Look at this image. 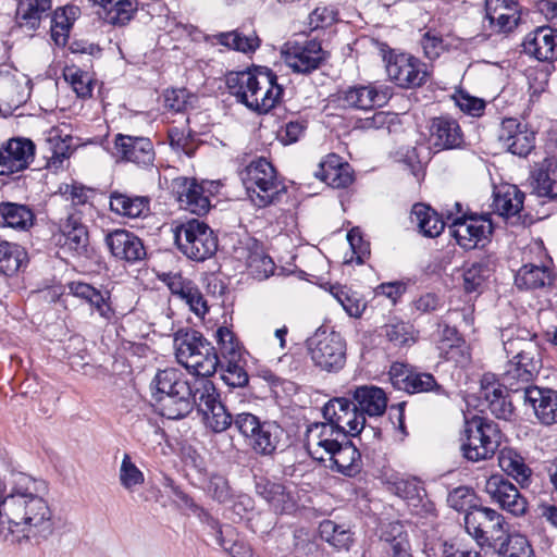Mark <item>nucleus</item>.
I'll return each instance as SVG.
<instances>
[{"label": "nucleus", "instance_id": "30", "mask_svg": "<svg viewBox=\"0 0 557 557\" xmlns=\"http://www.w3.org/2000/svg\"><path fill=\"white\" fill-rule=\"evenodd\" d=\"M524 197V193L516 185H506L494 194L493 207L500 216L512 220L515 224L521 220Z\"/></svg>", "mask_w": 557, "mask_h": 557}, {"label": "nucleus", "instance_id": "6", "mask_svg": "<svg viewBox=\"0 0 557 557\" xmlns=\"http://www.w3.org/2000/svg\"><path fill=\"white\" fill-rule=\"evenodd\" d=\"M463 522L467 533L486 553L502 549L511 535L504 516L490 507L473 508L465 515Z\"/></svg>", "mask_w": 557, "mask_h": 557}, {"label": "nucleus", "instance_id": "43", "mask_svg": "<svg viewBox=\"0 0 557 557\" xmlns=\"http://www.w3.org/2000/svg\"><path fill=\"white\" fill-rule=\"evenodd\" d=\"M94 5L99 18L112 25L126 24L138 9V2H94Z\"/></svg>", "mask_w": 557, "mask_h": 557}, {"label": "nucleus", "instance_id": "7", "mask_svg": "<svg viewBox=\"0 0 557 557\" xmlns=\"http://www.w3.org/2000/svg\"><path fill=\"white\" fill-rule=\"evenodd\" d=\"M460 441L462 456L478 462L495 455L502 442V432L495 422L473 416L465 421Z\"/></svg>", "mask_w": 557, "mask_h": 557}, {"label": "nucleus", "instance_id": "25", "mask_svg": "<svg viewBox=\"0 0 557 557\" xmlns=\"http://www.w3.org/2000/svg\"><path fill=\"white\" fill-rule=\"evenodd\" d=\"M525 54L542 62L557 60V29L540 26L530 32L522 42Z\"/></svg>", "mask_w": 557, "mask_h": 557}, {"label": "nucleus", "instance_id": "50", "mask_svg": "<svg viewBox=\"0 0 557 557\" xmlns=\"http://www.w3.org/2000/svg\"><path fill=\"white\" fill-rule=\"evenodd\" d=\"M305 447L312 459L317 461H325L334 453L335 448L342 441L325 440L318 437L317 431L305 433Z\"/></svg>", "mask_w": 557, "mask_h": 557}, {"label": "nucleus", "instance_id": "32", "mask_svg": "<svg viewBox=\"0 0 557 557\" xmlns=\"http://www.w3.org/2000/svg\"><path fill=\"white\" fill-rule=\"evenodd\" d=\"M354 403L362 414L370 417L382 416L387 407L385 392L374 385H361L351 392Z\"/></svg>", "mask_w": 557, "mask_h": 557}, {"label": "nucleus", "instance_id": "52", "mask_svg": "<svg viewBox=\"0 0 557 557\" xmlns=\"http://www.w3.org/2000/svg\"><path fill=\"white\" fill-rule=\"evenodd\" d=\"M384 335L394 346H408L417 341V332L409 322L397 321L383 327Z\"/></svg>", "mask_w": 557, "mask_h": 557}, {"label": "nucleus", "instance_id": "13", "mask_svg": "<svg viewBox=\"0 0 557 557\" xmlns=\"http://www.w3.org/2000/svg\"><path fill=\"white\" fill-rule=\"evenodd\" d=\"M392 384L409 394L433 393L443 400L449 399L448 392L436 382L435 377L428 372H419L412 367L395 362L389 370Z\"/></svg>", "mask_w": 557, "mask_h": 557}, {"label": "nucleus", "instance_id": "64", "mask_svg": "<svg viewBox=\"0 0 557 557\" xmlns=\"http://www.w3.org/2000/svg\"><path fill=\"white\" fill-rule=\"evenodd\" d=\"M168 137L171 148L176 152H183L188 157L195 153V145L189 134L186 135L177 127H172L169 129Z\"/></svg>", "mask_w": 557, "mask_h": 557}, {"label": "nucleus", "instance_id": "5", "mask_svg": "<svg viewBox=\"0 0 557 557\" xmlns=\"http://www.w3.org/2000/svg\"><path fill=\"white\" fill-rule=\"evenodd\" d=\"M239 175L249 199L258 208L281 202L287 193V187L278 178L276 170L263 157L252 160Z\"/></svg>", "mask_w": 557, "mask_h": 557}, {"label": "nucleus", "instance_id": "44", "mask_svg": "<svg viewBox=\"0 0 557 557\" xmlns=\"http://www.w3.org/2000/svg\"><path fill=\"white\" fill-rule=\"evenodd\" d=\"M81 10L78 7L67 3L58 8L51 18V37L57 45H65L70 29L78 17Z\"/></svg>", "mask_w": 557, "mask_h": 557}, {"label": "nucleus", "instance_id": "40", "mask_svg": "<svg viewBox=\"0 0 557 557\" xmlns=\"http://www.w3.org/2000/svg\"><path fill=\"white\" fill-rule=\"evenodd\" d=\"M60 231L65 237L64 245L77 255L87 251L88 232L87 227L82 223V219L77 213L69 214L60 224Z\"/></svg>", "mask_w": 557, "mask_h": 557}, {"label": "nucleus", "instance_id": "12", "mask_svg": "<svg viewBox=\"0 0 557 557\" xmlns=\"http://www.w3.org/2000/svg\"><path fill=\"white\" fill-rule=\"evenodd\" d=\"M199 394L196 406L203 414L205 424L214 433L226 431L234 419L220 399L215 385L210 380H196Z\"/></svg>", "mask_w": 557, "mask_h": 557}, {"label": "nucleus", "instance_id": "34", "mask_svg": "<svg viewBox=\"0 0 557 557\" xmlns=\"http://www.w3.org/2000/svg\"><path fill=\"white\" fill-rule=\"evenodd\" d=\"M503 383L490 381L488 376L482 380L481 397L486 401L487 408L497 419L510 420L513 406L503 389Z\"/></svg>", "mask_w": 557, "mask_h": 557}, {"label": "nucleus", "instance_id": "1", "mask_svg": "<svg viewBox=\"0 0 557 557\" xmlns=\"http://www.w3.org/2000/svg\"><path fill=\"white\" fill-rule=\"evenodd\" d=\"M46 492L44 481L23 472H10L0 479V535L4 541L39 544L53 533Z\"/></svg>", "mask_w": 557, "mask_h": 557}, {"label": "nucleus", "instance_id": "15", "mask_svg": "<svg viewBox=\"0 0 557 557\" xmlns=\"http://www.w3.org/2000/svg\"><path fill=\"white\" fill-rule=\"evenodd\" d=\"M385 67L391 81L403 88L419 87L428 76L425 64L405 53L391 54Z\"/></svg>", "mask_w": 557, "mask_h": 557}, {"label": "nucleus", "instance_id": "19", "mask_svg": "<svg viewBox=\"0 0 557 557\" xmlns=\"http://www.w3.org/2000/svg\"><path fill=\"white\" fill-rule=\"evenodd\" d=\"M389 98L387 87L369 84L348 87L341 92L339 101L346 108L368 111L385 106Z\"/></svg>", "mask_w": 557, "mask_h": 557}, {"label": "nucleus", "instance_id": "62", "mask_svg": "<svg viewBox=\"0 0 557 557\" xmlns=\"http://www.w3.org/2000/svg\"><path fill=\"white\" fill-rule=\"evenodd\" d=\"M535 136L534 133L529 132L527 128L517 134L511 140L506 143L504 146L516 156L527 157L534 148Z\"/></svg>", "mask_w": 557, "mask_h": 557}, {"label": "nucleus", "instance_id": "14", "mask_svg": "<svg viewBox=\"0 0 557 557\" xmlns=\"http://www.w3.org/2000/svg\"><path fill=\"white\" fill-rule=\"evenodd\" d=\"M282 54L286 65L300 74L315 71L324 61V51L318 40L287 41Z\"/></svg>", "mask_w": 557, "mask_h": 557}, {"label": "nucleus", "instance_id": "53", "mask_svg": "<svg viewBox=\"0 0 557 557\" xmlns=\"http://www.w3.org/2000/svg\"><path fill=\"white\" fill-rule=\"evenodd\" d=\"M70 136L62 138L58 128H52L47 137V149L50 151L49 163L58 168L70 156Z\"/></svg>", "mask_w": 557, "mask_h": 557}, {"label": "nucleus", "instance_id": "56", "mask_svg": "<svg viewBox=\"0 0 557 557\" xmlns=\"http://www.w3.org/2000/svg\"><path fill=\"white\" fill-rule=\"evenodd\" d=\"M475 493L471 487L458 486L449 492L447 496V504L456 511H463L465 515L473 508L480 507L475 504Z\"/></svg>", "mask_w": 557, "mask_h": 557}, {"label": "nucleus", "instance_id": "49", "mask_svg": "<svg viewBox=\"0 0 557 557\" xmlns=\"http://www.w3.org/2000/svg\"><path fill=\"white\" fill-rule=\"evenodd\" d=\"M218 344L220 346V368H224V363L243 359L242 348L235 338L234 333L225 326H221L215 333Z\"/></svg>", "mask_w": 557, "mask_h": 557}, {"label": "nucleus", "instance_id": "51", "mask_svg": "<svg viewBox=\"0 0 557 557\" xmlns=\"http://www.w3.org/2000/svg\"><path fill=\"white\" fill-rule=\"evenodd\" d=\"M215 39L220 45L243 53L253 52L260 46V39L256 35L244 36L237 30L220 33L215 35Z\"/></svg>", "mask_w": 557, "mask_h": 557}, {"label": "nucleus", "instance_id": "3", "mask_svg": "<svg viewBox=\"0 0 557 557\" xmlns=\"http://www.w3.org/2000/svg\"><path fill=\"white\" fill-rule=\"evenodd\" d=\"M198 384L195 386L175 369L159 371L150 388L156 410L169 420H180L189 414L197 403Z\"/></svg>", "mask_w": 557, "mask_h": 557}, {"label": "nucleus", "instance_id": "4", "mask_svg": "<svg viewBox=\"0 0 557 557\" xmlns=\"http://www.w3.org/2000/svg\"><path fill=\"white\" fill-rule=\"evenodd\" d=\"M175 356L187 370L201 376L200 380L215 373L220 358L212 344L193 329H181L174 335Z\"/></svg>", "mask_w": 557, "mask_h": 557}, {"label": "nucleus", "instance_id": "38", "mask_svg": "<svg viewBox=\"0 0 557 557\" xmlns=\"http://www.w3.org/2000/svg\"><path fill=\"white\" fill-rule=\"evenodd\" d=\"M498 466L522 487L529 485L532 469L525 463L524 458L516 449L511 447L502 448L498 453Z\"/></svg>", "mask_w": 557, "mask_h": 557}, {"label": "nucleus", "instance_id": "48", "mask_svg": "<svg viewBox=\"0 0 557 557\" xmlns=\"http://www.w3.org/2000/svg\"><path fill=\"white\" fill-rule=\"evenodd\" d=\"M330 292L349 317H361L366 309V302L358 293L341 285L331 286Z\"/></svg>", "mask_w": 557, "mask_h": 557}, {"label": "nucleus", "instance_id": "28", "mask_svg": "<svg viewBox=\"0 0 557 557\" xmlns=\"http://www.w3.org/2000/svg\"><path fill=\"white\" fill-rule=\"evenodd\" d=\"M255 492L264 499L275 513H289L295 509V500L286 487L267 478L256 479Z\"/></svg>", "mask_w": 557, "mask_h": 557}, {"label": "nucleus", "instance_id": "42", "mask_svg": "<svg viewBox=\"0 0 557 557\" xmlns=\"http://www.w3.org/2000/svg\"><path fill=\"white\" fill-rule=\"evenodd\" d=\"M411 221L414 222L426 237H437L445 227V222L430 206L416 203L411 209Z\"/></svg>", "mask_w": 557, "mask_h": 557}, {"label": "nucleus", "instance_id": "18", "mask_svg": "<svg viewBox=\"0 0 557 557\" xmlns=\"http://www.w3.org/2000/svg\"><path fill=\"white\" fill-rule=\"evenodd\" d=\"M172 193L180 203V208L197 215H203L210 210V200L203 184L195 178L185 176L172 181Z\"/></svg>", "mask_w": 557, "mask_h": 557}, {"label": "nucleus", "instance_id": "9", "mask_svg": "<svg viewBox=\"0 0 557 557\" xmlns=\"http://www.w3.org/2000/svg\"><path fill=\"white\" fill-rule=\"evenodd\" d=\"M177 248L189 259L203 261L218 249V238L202 221L193 219L176 227L174 234Z\"/></svg>", "mask_w": 557, "mask_h": 557}, {"label": "nucleus", "instance_id": "37", "mask_svg": "<svg viewBox=\"0 0 557 557\" xmlns=\"http://www.w3.org/2000/svg\"><path fill=\"white\" fill-rule=\"evenodd\" d=\"M496 259L491 255L481 256L463 268V287L466 292H479L484 282L495 271Z\"/></svg>", "mask_w": 557, "mask_h": 557}, {"label": "nucleus", "instance_id": "39", "mask_svg": "<svg viewBox=\"0 0 557 557\" xmlns=\"http://www.w3.org/2000/svg\"><path fill=\"white\" fill-rule=\"evenodd\" d=\"M51 2H17L15 22L20 28L35 32L50 15Z\"/></svg>", "mask_w": 557, "mask_h": 557}, {"label": "nucleus", "instance_id": "33", "mask_svg": "<svg viewBox=\"0 0 557 557\" xmlns=\"http://www.w3.org/2000/svg\"><path fill=\"white\" fill-rule=\"evenodd\" d=\"M314 176L333 188H346L352 183V172L348 163H342L336 154L320 162Z\"/></svg>", "mask_w": 557, "mask_h": 557}, {"label": "nucleus", "instance_id": "21", "mask_svg": "<svg viewBox=\"0 0 557 557\" xmlns=\"http://www.w3.org/2000/svg\"><path fill=\"white\" fill-rule=\"evenodd\" d=\"M111 255L121 261L135 263L146 258L147 251L141 238L127 230H114L104 237Z\"/></svg>", "mask_w": 557, "mask_h": 557}, {"label": "nucleus", "instance_id": "41", "mask_svg": "<svg viewBox=\"0 0 557 557\" xmlns=\"http://www.w3.org/2000/svg\"><path fill=\"white\" fill-rule=\"evenodd\" d=\"M34 221L35 214L28 206L15 202L0 203V226L27 231Z\"/></svg>", "mask_w": 557, "mask_h": 557}, {"label": "nucleus", "instance_id": "63", "mask_svg": "<svg viewBox=\"0 0 557 557\" xmlns=\"http://www.w3.org/2000/svg\"><path fill=\"white\" fill-rule=\"evenodd\" d=\"M336 21L337 11L333 5L317 7L309 15V26L312 30L331 26Z\"/></svg>", "mask_w": 557, "mask_h": 557}, {"label": "nucleus", "instance_id": "36", "mask_svg": "<svg viewBox=\"0 0 557 557\" xmlns=\"http://www.w3.org/2000/svg\"><path fill=\"white\" fill-rule=\"evenodd\" d=\"M150 199L146 196L128 195L112 191L110 195V209L122 216L135 219L145 216L150 210Z\"/></svg>", "mask_w": 557, "mask_h": 557}, {"label": "nucleus", "instance_id": "46", "mask_svg": "<svg viewBox=\"0 0 557 557\" xmlns=\"http://www.w3.org/2000/svg\"><path fill=\"white\" fill-rule=\"evenodd\" d=\"M27 261V253L17 244L0 240V273L11 276Z\"/></svg>", "mask_w": 557, "mask_h": 557}, {"label": "nucleus", "instance_id": "20", "mask_svg": "<svg viewBox=\"0 0 557 557\" xmlns=\"http://www.w3.org/2000/svg\"><path fill=\"white\" fill-rule=\"evenodd\" d=\"M115 156L126 162L147 168L154 161V148L148 137L117 134L114 139Z\"/></svg>", "mask_w": 557, "mask_h": 557}, {"label": "nucleus", "instance_id": "57", "mask_svg": "<svg viewBox=\"0 0 557 557\" xmlns=\"http://www.w3.org/2000/svg\"><path fill=\"white\" fill-rule=\"evenodd\" d=\"M195 101L196 97L186 88L171 89L164 94V106L174 112H183L194 107Z\"/></svg>", "mask_w": 557, "mask_h": 557}, {"label": "nucleus", "instance_id": "29", "mask_svg": "<svg viewBox=\"0 0 557 557\" xmlns=\"http://www.w3.org/2000/svg\"><path fill=\"white\" fill-rule=\"evenodd\" d=\"M327 460L331 470L345 476H356L362 470L361 454L347 437L338 444V447L335 448Z\"/></svg>", "mask_w": 557, "mask_h": 557}, {"label": "nucleus", "instance_id": "2", "mask_svg": "<svg viewBox=\"0 0 557 557\" xmlns=\"http://www.w3.org/2000/svg\"><path fill=\"white\" fill-rule=\"evenodd\" d=\"M504 349L510 360L502 375L503 386L513 393L536 387L532 382L542 368L541 347L527 330L520 331L516 337L504 341Z\"/></svg>", "mask_w": 557, "mask_h": 557}, {"label": "nucleus", "instance_id": "35", "mask_svg": "<svg viewBox=\"0 0 557 557\" xmlns=\"http://www.w3.org/2000/svg\"><path fill=\"white\" fill-rule=\"evenodd\" d=\"M262 75L268 77V86L256 90V96L249 100L248 109L258 113H268L280 102L284 89L277 84V76L271 70L264 67Z\"/></svg>", "mask_w": 557, "mask_h": 557}, {"label": "nucleus", "instance_id": "45", "mask_svg": "<svg viewBox=\"0 0 557 557\" xmlns=\"http://www.w3.org/2000/svg\"><path fill=\"white\" fill-rule=\"evenodd\" d=\"M319 533L323 541L337 550H349L354 543L349 527L333 520H323L319 525Z\"/></svg>", "mask_w": 557, "mask_h": 557}, {"label": "nucleus", "instance_id": "16", "mask_svg": "<svg viewBox=\"0 0 557 557\" xmlns=\"http://www.w3.org/2000/svg\"><path fill=\"white\" fill-rule=\"evenodd\" d=\"M35 144L24 137H14L0 146V175L9 176L26 170L35 157Z\"/></svg>", "mask_w": 557, "mask_h": 557}, {"label": "nucleus", "instance_id": "26", "mask_svg": "<svg viewBox=\"0 0 557 557\" xmlns=\"http://www.w3.org/2000/svg\"><path fill=\"white\" fill-rule=\"evenodd\" d=\"M263 69L255 71L231 72L226 76V87L237 101L249 108V100L256 96V90L268 86V77L262 75Z\"/></svg>", "mask_w": 557, "mask_h": 557}, {"label": "nucleus", "instance_id": "59", "mask_svg": "<svg viewBox=\"0 0 557 557\" xmlns=\"http://www.w3.org/2000/svg\"><path fill=\"white\" fill-rule=\"evenodd\" d=\"M207 492L214 500L220 504H225L233 497L227 479L218 473L210 475L207 485Z\"/></svg>", "mask_w": 557, "mask_h": 557}, {"label": "nucleus", "instance_id": "61", "mask_svg": "<svg viewBox=\"0 0 557 557\" xmlns=\"http://www.w3.org/2000/svg\"><path fill=\"white\" fill-rule=\"evenodd\" d=\"M456 106L465 113L472 116H481L485 109V101L481 98L472 97L462 90L454 95Z\"/></svg>", "mask_w": 557, "mask_h": 557}, {"label": "nucleus", "instance_id": "58", "mask_svg": "<svg viewBox=\"0 0 557 557\" xmlns=\"http://www.w3.org/2000/svg\"><path fill=\"white\" fill-rule=\"evenodd\" d=\"M222 380L232 387H244L247 385L249 377L244 369L243 359L228 361L224 363Z\"/></svg>", "mask_w": 557, "mask_h": 557}, {"label": "nucleus", "instance_id": "22", "mask_svg": "<svg viewBox=\"0 0 557 557\" xmlns=\"http://www.w3.org/2000/svg\"><path fill=\"white\" fill-rule=\"evenodd\" d=\"M450 234L459 246L465 249L475 248L478 243L486 239L492 233V223L484 216L457 218L449 226Z\"/></svg>", "mask_w": 557, "mask_h": 557}, {"label": "nucleus", "instance_id": "10", "mask_svg": "<svg viewBox=\"0 0 557 557\" xmlns=\"http://www.w3.org/2000/svg\"><path fill=\"white\" fill-rule=\"evenodd\" d=\"M323 418L332 421L346 436L360 435V440L370 436L379 438L381 431L374 428L366 429V418L357 405L345 397L329 400L322 408Z\"/></svg>", "mask_w": 557, "mask_h": 557}, {"label": "nucleus", "instance_id": "31", "mask_svg": "<svg viewBox=\"0 0 557 557\" xmlns=\"http://www.w3.org/2000/svg\"><path fill=\"white\" fill-rule=\"evenodd\" d=\"M485 2L486 18L488 20L490 27L496 33H510L519 24L521 14L518 10L519 2Z\"/></svg>", "mask_w": 557, "mask_h": 557}, {"label": "nucleus", "instance_id": "60", "mask_svg": "<svg viewBox=\"0 0 557 557\" xmlns=\"http://www.w3.org/2000/svg\"><path fill=\"white\" fill-rule=\"evenodd\" d=\"M532 186L539 197L557 198V180L552 178L545 170L535 172Z\"/></svg>", "mask_w": 557, "mask_h": 557}, {"label": "nucleus", "instance_id": "17", "mask_svg": "<svg viewBox=\"0 0 557 557\" xmlns=\"http://www.w3.org/2000/svg\"><path fill=\"white\" fill-rule=\"evenodd\" d=\"M494 504L513 516H522L527 511L528 502L516 485L502 474L491 475L484 487Z\"/></svg>", "mask_w": 557, "mask_h": 557}, {"label": "nucleus", "instance_id": "27", "mask_svg": "<svg viewBox=\"0 0 557 557\" xmlns=\"http://www.w3.org/2000/svg\"><path fill=\"white\" fill-rule=\"evenodd\" d=\"M523 399L529 403L541 424L549 426L557 423V391L548 387H530Z\"/></svg>", "mask_w": 557, "mask_h": 557}, {"label": "nucleus", "instance_id": "24", "mask_svg": "<svg viewBox=\"0 0 557 557\" xmlns=\"http://www.w3.org/2000/svg\"><path fill=\"white\" fill-rule=\"evenodd\" d=\"M429 143L437 151L461 147L463 134L459 123L447 115L431 119Z\"/></svg>", "mask_w": 557, "mask_h": 557}, {"label": "nucleus", "instance_id": "8", "mask_svg": "<svg viewBox=\"0 0 557 557\" xmlns=\"http://www.w3.org/2000/svg\"><path fill=\"white\" fill-rule=\"evenodd\" d=\"M234 426L248 441L253 451L261 456H271L283 435V429L276 422L261 421L250 412L236 414Z\"/></svg>", "mask_w": 557, "mask_h": 557}, {"label": "nucleus", "instance_id": "54", "mask_svg": "<svg viewBox=\"0 0 557 557\" xmlns=\"http://www.w3.org/2000/svg\"><path fill=\"white\" fill-rule=\"evenodd\" d=\"M492 553L499 557H534L529 541L520 534H511L502 549H494Z\"/></svg>", "mask_w": 557, "mask_h": 557}, {"label": "nucleus", "instance_id": "55", "mask_svg": "<svg viewBox=\"0 0 557 557\" xmlns=\"http://www.w3.org/2000/svg\"><path fill=\"white\" fill-rule=\"evenodd\" d=\"M119 479L121 485L132 492L145 482L143 471L132 461L131 456L125 454L120 467Z\"/></svg>", "mask_w": 557, "mask_h": 557}, {"label": "nucleus", "instance_id": "23", "mask_svg": "<svg viewBox=\"0 0 557 557\" xmlns=\"http://www.w3.org/2000/svg\"><path fill=\"white\" fill-rule=\"evenodd\" d=\"M377 543L381 557H413L407 528L400 521L382 524Z\"/></svg>", "mask_w": 557, "mask_h": 557}, {"label": "nucleus", "instance_id": "11", "mask_svg": "<svg viewBox=\"0 0 557 557\" xmlns=\"http://www.w3.org/2000/svg\"><path fill=\"white\" fill-rule=\"evenodd\" d=\"M308 350L314 366L327 372L341 370L346 362V342L335 331L318 329L308 339Z\"/></svg>", "mask_w": 557, "mask_h": 557}, {"label": "nucleus", "instance_id": "47", "mask_svg": "<svg viewBox=\"0 0 557 557\" xmlns=\"http://www.w3.org/2000/svg\"><path fill=\"white\" fill-rule=\"evenodd\" d=\"M550 282V274L546 267L525 264L515 275V284L519 289H536Z\"/></svg>", "mask_w": 557, "mask_h": 557}]
</instances>
